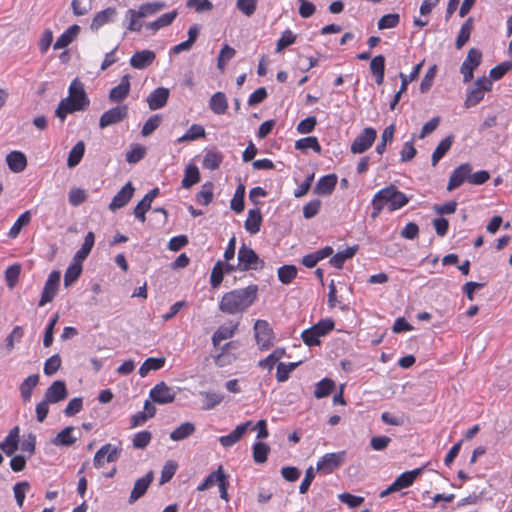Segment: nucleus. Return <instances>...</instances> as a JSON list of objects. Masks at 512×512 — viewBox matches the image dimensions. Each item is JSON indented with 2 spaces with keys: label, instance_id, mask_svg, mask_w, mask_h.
I'll list each match as a JSON object with an SVG mask.
<instances>
[{
  "label": "nucleus",
  "instance_id": "obj_1",
  "mask_svg": "<svg viewBox=\"0 0 512 512\" xmlns=\"http://www.w3.org/2000/svg\"><path fill=\"white\" fill-rule=\"evenodd\" d=\"M258 286L255 284L225 293L219 304L220 311L226 314L242 313L256 300Z\"/></svg>",
  "mask_w": 512,
  "mask_h": 512
},
{
  "label": "nucleus",
  "instance_id": "obj_2",
  "mask_svg": "<svg viewBox=\"0 0 512 512\" xmlns=\"http://www.w3.org/2000/svg\"><path fill=\"white\" fill-rule=\"evenodd\" d=\"M89 104L90 100L85 92L83 83L78 78H75L69 86L68 97L59 102L55 110V116L64 121L67 114L84 111L89 107Z\"/></svg>",
  "mask_w": 512,
  "mask_h": 512
},
{
  "label": "nucleus",
  "instance_id": "obj_3",
  "mask_svg": "<svg viewBox=\"0 0 512 512\" xmlns=\"http://www.w3.org/2000/svg\"><path fill=\"white\" fill-rule=\"evenodd\" d=\"M375 196L384 206L387 205L389 211L401 209L409 202V198L406 194L398 190V188L393 184L382 188L375 194Z\"/></svg>",
  "mask_w": 512,
  "mask_h": 512
},
{
  "label": "nucleus",
  "instance_id": "obj_4",
  "mask_svg": "<svg viewBox=\"0 0 512 512\" xmlns=\"http://www.w3.org/2000/svg\"><path fill=\"white\" fill-rule=\"evenodd\" d=\"M265 266V262L260 259L258 254L245 243H243L238 250V265L239 271L245 272L249 270L259 271Z\"/></svg>",
  "mask_w": 512,
  "mask_h": 512
},
{
  "label": "nucleus",
  "instance_id": "obj_5",
  "mask_svg": "<svg viewBox=\"0 0 512 512\" xmlns=\"http://www.w3.org/2000/svg\"><path fill=\"white\" fill-rule=\"evenodd\" d=\"M128 116V106L118 105L105 111L99 119V127L104 129L108 126L116 125L124 121Z\"/></svg>",
  "mask_w": 512,
  "mask_h": 512
},
{
  "label": "nucleus",
  "instance_id": "obj_6",
  "mask_svg": "<svg viewBox=\"0 0 512 512\" xmlns=\"http://www.w3.org/2000/svg\"><path fill=\"white\" fill-rule=\"evenodd\" d=\"M149 397L154 403L165 405L175 400L176 391L164 381H161L150 390Z\"/></svg>",
  "mask_w": 512,
  "mask_h": 512
},
{
  "label": "nucleus",
  "instance_id": "obj_7",
  "mask_svg": "<svg viewBox=\"0 0 512 512\" xmlns=\"http://www.w3.org/2000/svg\"><path fill=\"white\" fill-rule=\"evenodd\" d=\"M345 458V451L327 453L317 462L316 469L317 471H322L325 474L332 473L344 463Z\"/></svg>",
  "mask_w": 512,
  "mask_h": 512
},
{
  "label": "nucleus",
  "instance_id": "obj_8",
  "mask_svg": "<svg viewBox=\"0 0 512 512\" xmlns=\"http://www.w3.org/2000/svg\"><path fill=\"white\" fill-rule=\"evenodd\" d=\"M254 333L261 350H267L272 345L273 330L266 320L259 319L254 324Z\"/></svg>",
  "mask_w": 512,
  "mask_h": 512
},
{
  "label": "nucleus",
  "instance_id": "obj_9",
  "mask_svg": "<svg viewBox=\"0 0 512 512\" xmlns=\"http://www.w3.org/2000/svg\"><path fill=\"white\" fill-rule=\"evenodd\" d=\"M377 137V132L372 127H366L363 131L354 139L351 144V152L354 154H360L368 150Z\"/></svg>",
  "mask_w": 512,
  "mask_h": 512
},
{
  "label": "nucleus",
  "instance_id": "obj_10",
  "mask_svg": "<svg viewBox=\"0 0 512 512\" xmlns=\"http://www.w3.org/2000/svg\"><path fill=\"white\" fill-rule=\"evenodd\" d=\"M60 277V271L57 270H54L49 274L42 291L39 306L42 307L53 300L59 288Z\"/></svg>",
  "mask_w": 512,
  "mask_h": 512
},
{
  "label": "nucleus",
  "instance_id": "obj_11",
  "mask_svg": "<svg viewBox=\"0 0 512 512\" xmlns=\"http://www.w3.org/2000/svg\"><path fill=\"white\" fill-rule=\"evenodd\" d=\"M472 166L469 163H464L455 168L450 175L447 190L452 191L461 186L466 180L469 181Z\"/></svg>",
  "mask_w": 512,
  "mask_h": 512
},
{
  "label": "nucleus",
  "instance_id": "obj_12",
  "mask_svg": "<svg viewBox=\"0 0 512 512\" xmlns=\"http://www.w3.org/2000/svg\"><path fill=\"white\" fill-rule=\"evenodd\" d=\"M134 191L135 189L132 183L127 182L113 197L111 203L109 204V209L111 211H116L126 206L133 197Z\"/></svg>",
  "mask_w": 512,
  "mask_h": 512
},
{
  "label": "nucleus",
  "instance_id": "obj_13",
  "mask_svg": "<svg viewBox=\"0 0 512 512\" xmlns=\"http://www.w3.org/2000/svg\"><path fill=\"white\" fill-rule=\"evenodd\" d=\"M120 456V449L113 447L111 444L103 445L95 454L93 464L96 468H101L104 464V459L107 462H114Z\"/></svg>",
  "mask_w": 512,
  "mask_h": 512
},
{
  "label": "nucleus",
  "instance_id": "obj_14",
  "mask_svg": "<svg viewBox=\"0 0 512 512\" xmlns=\"http://www.w3.org/2000/svg\"><path fill=\"white\" fill-rule=\"evenodd\" d=\"M67 396L66 383L62 380H56L46 389L44 399L53 404L65 400Z\"/></svg>",
  "mask_w": 512,
  "mask_h": 512
},
{
  "label": "nucleus",
  "instance_id": "obj_15",
  "mask_svg": "<svg viewBox=\"0 0 512 512\" xmlns=\"http://www.w3.org/2000/svg\"><path fill=\"white\" fill-rule=\"evenodd\" d=\"M159 188L150 190L134 208L135 217L142 223L146 220V212L150 210L153 200L159 195Z\"/></svg>",
  "mask_w": 512,
  "mask_h": 512
},
{
  "label": "nucleus",
  "instance_id": "obj_16",
  "mask_svg": "<svg viewBox=\"0 0 512 512\" xmlns=\"http://www.w3.org/2000/svg\"><path fill=\"white\" fill-rule=\"evenodd\" d=\"M170 91L165 87H158L153 90L147 97V103L150 110H158L163 108L168 101Z\"/></svg>",
  "mask_w": 512,
  "mask_h": 512
},
{
  "label": "nucleus",
  "instance_id": "obj_17",
  "mask_svg": "<svg viewBox=\"0 0 512 512\" xmlns=\"http://www.w3.org/2000/svg\"><path fill=\"white\" fill-rule=\"evenodd\" d=\"M130 92V75H124L120 83L113 87L109 93V100L114 103H120L127 98Z\"/></svg>",
  "mask_w": 512,
  "mask_h": 512
},
{
  "label": "nucleus",
  "instance_id": "obj_18",
  "mask_svg": "<svg viewBox=\"0 0 512 512\" xmlns=\"http://www.w3.org/2000/svg\"><path fill=\"white\" fill-rule=\"evenodd\" d=\"M153 481V472L149 471L145 476L139 478L134 483V487L130 493L129 503H134L140 499L147 491Z\"/></svg>",
  "mask_w": 512,
  "mask_h": 512
},
{
  "label": "nucleus",
  "instance_id": "obj_19",
  "mask_svg": "<svg viewBox=\"0 0 512 512\" xmlns=\"http://www.w3.org/2000/svg\"><path fill=\"white\" fill-rule=\"evenodd\" d=\"M156 55L152 50L135 52L130 58V65L135 69H145L155 60Z\"/></svg>",
  "mask_w": 512,
  "mask_h": 512
},
{
  "label": "nucleus",
  "instance_id": "obj_20",
  "mask_svg": "<svg viewBox=\"0 0 512 512\" xmlns=\"http://www.w3.org/2000/svg\"><path fill=\"white\" fill-rule=\"evenodd\" d=\"M337 180L336 174L322 176L315 185L314 193L317 195H331L336 187Z\"/></svg>",
  "mask_w": 512,
  "mask_h": 512
},
{
  "label": "nucleus",
  "instance_id": "obj_21",
  "mask_svg": "<svg viewBox=\"0 0 512 512\" xmlns=\"http://www.w3.org/2000/svg\"><path fill=\"white\" fill-rule=\"evenodd\" d=\"M19 427L15 426L6 436L4 441L0 443V449L7 455L11 456L18 449L19 443Z\"/></svg>",
  "mask_w": 512,
  "mask_h": 512
},
{
  "label": "nucleus",
  "instance_id": "obj_22",
  "mask_svg": "<svg viewBox=\"0 0 512 512\" xmlns=\"http://www.w3.org/2000/svg\"><path fill=\"white\" fill-rule=\"evenodd\" d=\"M6 162L9 169L14 173L22 172L27 166V159L24 153L12 151L6 156Z\"/></svg>",
  "mask_w": 512,
  "mask_h": 512
},
{
  "label": "nucleus",
  "instance_id": "obj_23",
  "mask_svg": "<svg viewBox=\"0 0 512 512\" xmlns=\"http://www.w3.org/2000/svg\"><path fill=\"white\" fill-rule=\"evenodd\" d=\"M117 10L113 7H108L100 12H98L94 18L92 19L90 28L93 31H97L103 25L108 22L113 21V18L116 16Z\"/></svg>",
  "mask_w": 512,
  "mask_h": 512
},
{
  "label": "nucleus",
  "instance_id": "obj_24",
  "mask_svg": "<svg viewBox=\"0 0 512 512\" xmlns=\"http://www.w3.org/2000/svg\"><path fill=\"white\" fill-rule=\"evenodd\" d=\"M262 220V214L258 208L250 209L244 227L250 234H257L260 231Z\"/></svg>",
  "mask_w": 512,
  "mask_h": 512
},
{
  "label": "nucleus",
  "instance_id": "obj_25",
  "mask_svg": "<svg viewBox=\"0 0 512 512\" xmlns=\"http://www.w3.org/2000/svg\"><path fill=\"white\" fill-rule=\"evenodd\" d=\"M423 468L406 471L400 474L392 483L397 491L411 486L415 479L421 474Z\"/></svg>",
  "mask_w": 512,
  "mask_h": 512
},
{
  "label": "nucleus",
  "instance_id": "obj_26",
  "mask_svg": "<svg viewBox=\"0 0 512 512\" xmlns=\"http://www.w3.org/2000/svg\"><path fill=\"white\" fill-rule=\"evenodd\" d=\"M453 142H454L453 134L448 135L447 137H445L443 140L440 141V143L437 145V147L434 150L432 157H431L432 166L435 167L438 164V162L450 150Z\"/></svg>",
  "mask_w": 512,
  "mask_h": 512
},
{
  "label": "nucleus",
  "instance_id": "obj_27",
  "mask_svg": "<svg viewBox=\"0 0 512 512\" xmlns=\"http://www.w3.org/2000/svg\"><path fill=\"white\" fill-rule=\"evenodd\" d=\"M209 108L217 115H223L228 109L227 97L223 92L214 93L209 101Z\"/></svg>",
  "mask_w": 512,
  "mask_h": 512
},
{
  "label": "nucleus",
  "instance_id": "obj_28",
  "mask_svg": "<svg viewBox=\"0 0 512 512\" xmlns=\"http://www.w3.org/2000/svg\"><path fill=\"white\" fill-rule=\"evenodd\" d=\"M358 245L346 248L343 251L337 252L330 258V264L337 269H341L346 260L351 259L358 251Z\"/></svg>",
  "mask_w": 512,
  "mask_h": 512
},
{
  "label": "nucleus",
  "instance_id": "obj_29",
  "mask_svg": "<svg viewBox=\"0 0 512 512\" xmlns=\"http://www.w3.org/2000/svg\"><path fill=\"white\" fill-rule=\"evenodd\" d=\"M80 31V27L76 24L70 26L64 33H62L53 45L55 50H59L67 47L77 36Z\"/></svg>",
  "mask_w": 512,
  "mask_h": 512
},
{
  "label": "nucleus",
  "instance_id": "obj_30",
  "mask_svg": "<svg viewBox=\"0 0 512 512\" xmlns=\"http://www.w3.org/2000/svg\"><path fill=\"white\" fill-rule=\"evenodd\" d=\"M95 242V236L93 232H88L85 236L84 243L81 248L76 252L74 256V262L82 264L88 255L90 254Z\"/></svg>",
  "mask_w": 512,
  "mask_h": 512
},
{
  "label": "nucleus",
  "instance_id": "obj_31",
  "mask_svg": "<svg viewBox=\"0 0 512 512\" xmlns=\"http://www.w3.org/2000/svg\"><path fill=\"white\" fill-rule=\"evenodd\" d=\"M195 431L196 427L194 423L184 422L170 433V439L173 441H182L190 437Z\"/></svg>",
  "mask_w": 512,
  "mask_h": 512
},
{
  "label": "nucleus",
  "instance_id": "obj_32",
  "mask_svg": "<svg viewBox=\"0 0 512 512\" xmlns=\"http://www.w3.org/2000/svg\"><path fill=\"white\" fill-rule=\"evenodd\" d=\"M166 7L164 2H147L142 4L138 10L134 9V16H139L140 18H145L147 16H151L161 11Z\"/></svg>",
  "mask_w": 512,
  "mask_h": 512
},
{
  "label": "nucleus",
  "instance_id": "obj_33",
  "mask_svg": "<svg viewBox=\"0 0 512 512\" xmlns=\"http://www.w3.org/2000/svg\"><path fill=\"white\" fill-rule=\"evenodd\" d=\"M178 13L176 10H173L171 12L165 13L161 15L157 20L149 22L146 25V28L151 30L152 32H157L159 29L164 28L166 26H169L172 24V22L177 17Z\"/></svg>",
  "mask_w": 512,
  "mask_h": 512
},
{
  "label": "nucleus",
  "instance_id": "obj_34",
  "mask_svg": "<svg viewBox=\"0 0 512 512\" xmlns=\"http://www.w3.org/2000/svg\"><path fill=\"white\" fill-rule=\"evenodd\" d=\"M473 18L469 17L461 26L458 36L455 41V47L461 49L470 39L473 30Z\"/></svg>",
  "mask_w": 512,
  "mask_h": 512
},
{
  "label": "nucleus",
  "instance_id": "obj_35",
  "mask_svg": "<svg viewBox=\"0 0 512 512\" xmlns=\"http://www.w3.org/2000/svg\"><path fill=\"white\" fill-rule=\"evenodd\" d=\"M39 383V375L38 374H32L28 376L20 385L19 390L21 397L24 401H28L31 398L33 389L38 385Z\"/></svg>",
  "mask_w": 512,
  "mask_h": 512
},
{
  "label": "nucleus",
  "instance_id": "obj_36",
  "mask_svg": "<svg viewBox=\"0 0 512 512\" xmlns=\"http://www.w3.org/2000/svg\"><path fill=\"white\" fill-rule=\"evenodd\" d=\"M199 181L200 172L198 167L194 164H189L185 169V174L181 182L182 187L185 189H189Z\"/></svg>",
  "mask_w": 512,
  "mask_h": 512
},
{
  "label": "nucleus",
  "instance_id": "obj_37",
  "mask_svg": "<svg viewBox=\"0 0 512 512\" xmlns=\"http://www.w3.org/2000/svg\"><path fill=\"white\" fill-rule=\"evenodd\" d=\"M74 431V427L68 426L61 430L56 437L53 439L52 443L56 446H71L76 441L77 438L72 435Z\"/></svg>",
  "mask_w": 512,
  "mask_h": 512
},
{
  "label": "nucleus",
  "instance_id": "obj_38",
  "mask_svg": "<svg viewBox=\"0 0 512 512\" xmlns=\"http://www.w3.org/2000/svg\"><path fill=\"white\" fill-rule=\"evenodd\" d=\"M238 324H234L231 326L222 325L220 326L212 336V343L215 347H217L222 340L229 339L233 337L235 331L237 330Z\"/></svg>",
  "mask_w": 512,
  "mask_h": 512
},
{
  "label": "nucleus",
  "instance_id": "obj_39",
  "mask_svg": "<svg viewBox=\"0 0 512 512\" xmlns=\"http://www.w3.org/2000/svg\"><path fill=\"white\" fill-rule=\"evenodd\" d=\"M85 153V144L83 141H78L70 150L68 159H67V166L69 168H74L77 166Z\"/></svg>",
  "mask_w": 512,
  "mask_h": 512
},
{
  "label": "nucleus",
  "instance_id": "obj_40",
  "mask_svg": "<svg viewBox=\"0 0 512 512\" xmlns=\"http://www.w3.org/2000/svg\"><path fill=\"white\" fill-rule=\"evenodd\" d=\"M335 388V382L330 378H324L315 385L314 396L317 399L327 397Z\"/></svg>",
  "mask_w": 512,
  "mask_h": 512
},
{
  "label": "nucleus",
  "instance_id": "obj_41",
  "mask_svg": "<svg viewBox=\"0 0 512 512\" xmlns=\"http://www.w3.org/2000/svg\"><path fill=\"white\" fill-rule=\"evenodd\" d=\"M205 129L200 124H193L191 127L187 130V132L178 138V143H183L187 141H194L199 138L205 137Z\"/></svg>",
  "mask_w": 512,
  "mask_h": 512
},
{
  "label": "nucleus",
  "instance_id": "obj_42",
  "mask_svg": "<svg viewBox=\"0 0 512 512\" xmlns=\"http://www.w3.org/2000/svg\"><path fill=\"white\" fill-rule=\"evenodd\" d=\"M245 186L239 184L236 188L235 194L230 202V207L236 213H241L245 208Z\"/></svg>",
  "mask_w": 512,
  "mask_h": 512
},
{
  "label": "nucleus",
  "instance_id": "obj_43",
  "mask_svg": "<svg viewBox=\"0 0 512 512\" xmlns=\"http://www.w3.org/2000/svg\"><path fill=\"white\" fill-rule=\"evenodd\" d=\"M295 148L301 151L312 149L316 153H320L322 150L318 139L314 136H308L297 140L295 142Z\"/></svg>",
  "mask_w": 512,
  "mask_h": 512
},
{
  "label": "nucleus",
  "instance_id": "obj_44",
  "mask_svg": "<svg viewBox=\"0 0 512 512\" xmlns=\"http://www.w3.org/2000/svg\"><path fill=\"white\" fill-rule=\"evenodd\" d=\"M213 200V183L208 181L202 185L201 190L196 195V201L204 206L209 205Z\"/></svg>",
  "mask_w": 512,
  "mask_h": 512
},
{
  "label": "nucleus",
  "instance_id": "obj_45",
  "mask_svg": "<svg viewBox=\"0 0 512 512\" xmlns=\"http://www.w3.org/2000/svg\"><path fill=\"white\" fill-rule=\"evenodd\" d=\"M81 273L82 264L74 262L71 265H69L64 274L65 287L71 286L80 277Z\"/></svg>",
  "mask_w": 512,
  "mask_h": 512
},
{
  "label": "nucleus",
  "instance_id": "obj_46",
  "mask_svg": "<svg viewBox=\"0 0 512 512\" xmlns=\"http://www.w3.org/2000/svg\"><path fill=\"white\" fill-rule=\"evenodd\" d=\"M200 395L204 398V410H211L215 408L223 400V395L216 392L201 391Z\"/></svg>",
  "mask_w": 512,
  "mask_h": 512
},
{
  "label": "nucleus",
  "instance_id": "obj_47",
  "mask_svg": "<svg viewBox=\"0 0 512 512\" xmlns=\"http://www.w3.org/2000/svg\"><path fill=\"white\" fill-rule=\"evenodd\" d=\"M30 220L31 214L29 211L22 213L10 228L8 236L12 239L16 238L19 235L21 229L29 224Z\"/></svg>",
  "mask_w": 512,
  "mask_h": 512
},
{
  "label": "nucleus",
  "instance_id": "obj_48",
  "mask_svg": "<svg viewBox=\"0 0 512 512\" xmlns=\"http://www.w3.org/2000/svg\"><path fill=\"white\" fill-rule=\"evenodd\" d=\"M297 268L294 265H283L278 268V279L283 284H289L297 276Z\"/></svg>",
  "mask_w": 512,
  "mask_h": 512
},
{
  "label": "nucleus",
  "instance_id": "obj_49",
  "mask_svg": "<svg viewBox=\"0 0 512 512\" xmlns=\"http://www.w3.org/2000/svg\"><path fill=\"white\" fill-rule=\"evenodd\" d=\"M270 447L264 442H256L253 445V459L256 463L262 464L267 461Z\"/></svg>",
  "mask_w": 512,
  "mask_h": 512
},
{
  "label": "nucleus",
  "instance_id": "obj_50",
  "mask_svg": "<svg viewBox=\"0 0 512 512\" xmlns=\"http://www.w3.org/2000/svg\"><path fill=\"white\" fill-rule=\"evenodd\" d=\"M222 160L223 156L221 155V153L210 150L206 152L203 158V166L207 169L215 170L220 166Z\"/></svg>",
  "mask_w": 512,
  "mask_h": 512
},
{
  "label": "nucleus",
  "instance_id": "obj_51",
  "mask_svg": "<svg viewBox=\"0 0 512 512\" xmlns=\"http://www.w3.org/2000/svg\"><path fill=\"white\" fill-rule=\"evenodd\" d=\"M485 92H487V91L481 90L475 86L468 89L466 99H465V106L467 108H470V107L477 105L484 98Z\"/></svg>",
  "mask_w": 512,
  "mask_h": 512
},
{
  "label": "nucleus",
  "instance_id": "obj_52",
  "mask_svg": "<svg viewBox=\"0 0 512 512\" xmlns=\"http://www.w3.org/2000/svg\"><path fill=\"white\" fill-rule=\"evenodd\" d=\"M223 473L224 472L222 466H219L216 471H213L205 478V480L197 487V490L204 491L213 486L214 484H218L219 480H221Z\"/></svg>",
  "mask_w": 512,
  "mask_h": 512
},
{
  "label": "nucleus",
  "instance_id": "obj_53",
  "mask_svg": "<svg viewBox=\"0 0 512 512\" xmlns=\"http://www.w3.org/2000/svg\"><path fill=\"white\" fill-rule=\"evenodd\" d=\"M400 22V15L397 13H389L383 15L378 21V29H391L396 27Z\"/></svg>",
  "mask_w": 512,
  "mask_h": 512
},
{
  "label": "nucleus",
  "instance_id": "obj_54",
  "mask_svg": "<svg viewBox=\"0 0 512 512\" xmlns=\"http://www.w3.org/2000/svg\"><path fill=\"white\" fill-rule=\"evenodd\" d=\"M177 467L178 465L175 461L168 460L162 468L159 484L163 485L169 482L175 475Z\"/></svg>",
  "mask_w": 512,
  "mask_h": 512
},
{
  "label": "nucleus",
  "instance_id": "obj_55",
  "mask_svg": "<svg viewBox=\"0 0 512 512\" xmlns=\"http://www.w3.org/2000/svg\"><path fill=\"white\" fill-rule=\"evenodd\" d=\"M335 323L330 318L321 319L319 322L311 326V328L315 331L318 337H322L327 335L330 331L334 329Z\"/></svg>",
  "mask_w": 512,
  "mask_h": 512
},
{
  "label": "nucleus",
  "instance_id": "obj_56",
  "mask_svg": "<svg viewBox=\"0 0 512 512\" xmlns=\"http://www.w3.org/2000/svg\"><path fill=\"white\" fill-rule=\"evenodd\" d=\"M224 274L225 272L223 262L221 260H218L214 265L210 275V283L213 288H217L221 284V282L223 281Z\"/></svg>",
  "mask_w": 512,
  "mask_h": 512
},
{
  "label": "nucleus",
  "instance_id": "obj_57",
  "mask_svg": "<svg viewBox=\"0 0 512 512\" xmlns=\"http://www.w3.org/2000/svg\"><path fill=\"white\" fill-rule=\"evenodd\" d=\"M151 439H152L151 432H149L147 430L140 431V432L136 433L133 437V440H132L133 447L135 449H144L149 445Z\"/></svg>",
  "mask_w": 512,
  "mask_h": 512
},
{
  "label": "nucleus",
  "instance_id": "obj_58",
  "mask_svg": "<svg viewBox=\"0 0 512 512\" xmlns=\"http://www.w3.org/2000/svg\"><path fill=\"white\" fill-rule=\"evenodd\" d=\"M162 117L158 114L152 115L143 125L141 134L144 137L151 135L161 124Z\"/></svg>",
  "mask_w": 512,
  "mask_h": 512
},
{
  "label": "nucleus",
  "instance_id": "obj_59",
  "mask_svg": "<svg viewBox=\"0 0 512 512\" xmlns=\"http://www.w3.org/2000/svg\"><path fill=\"white\" fill-rule=\"evenodd\" d=\"M21 267L18 264H14L9 266L5 271V279L7 282V286L10 289H13L18 281L20 275Z\"/></svg>",
  "mask_w": 512,
  "mask_h": 512
},
{
  "label": "nucleus",
  "instance_id": "obj_60",
  "mask_svg": "<svg viewBox=\"0 0 512 512\" xmlns=\"http://www.w3.org/2000/svg\"><path fill=\"white\" fill-rule=\"evenodd\" d=\"M30 489V484L27 481L18 482L14 485V496L19 507L23 506L26 492Z\"/></svg>",
  "mask_w": 512,
  "mask_h": 512
},
{
  "label": "nucleus",
  "instance_id": "obj_61",
  "mask_svg": "<svg viewBox=\"0 0 512 512\" xmlns=\"http://www.w3.org/2000/svg\"><path fill=\"white\" fill-rule=\"evenodd\" d=\"M296 35L291 30H285L276 44V52H281L286 47L294 44Z\"/></svg>",
  "mask_w": 512,
  "mask_h": 512
},
{
  "label": "nucleus",
  "instance_id": "obj_62",
  "mask_svg": "<svg viewBox=\"0 0 512 512\" xmlns=\"http://www.w3.org/2000/svg\"><path fill=\"white\" fill-rule=\"evenodd\" d=\"M512 69V61H504L490 70V78L493 80L501 79L508 71Z\"/></svg>",
  "mask_w": 512,
  "mask_h": 512
},
{
  "label": "nucleus",
  "instance_id": "obj_63",
  "mask_svg": "<svg viewBox=\"0 0 512 512\" xmlns=\"http://www.w3.org/2000/svg\"><path fill=\"white\" fill-rule=\"evenodd\" d=\"M299 363H279L276 371V378L279 382H284L289 378V374L298 366Z\"/></svg>",
  "mask_w": 512,
  "mask_h": 512
},
{
  "label": "nucleus",
  "instance_id": "obj_64",
  "mask_svg": "<svg viewBox=\"0 0 512 512\" xmlns=\"http://www.w3.org/2000/svg\"><path fill=\"white\" fill-rule=\"evenodd\" d=\"M60 366L61 358L58 354H54L46 360L43 370L47 376H52L59 370Z\"/></svg>",
  "mask_w": 512,
  "mask_h": 512
}]
</instances>
